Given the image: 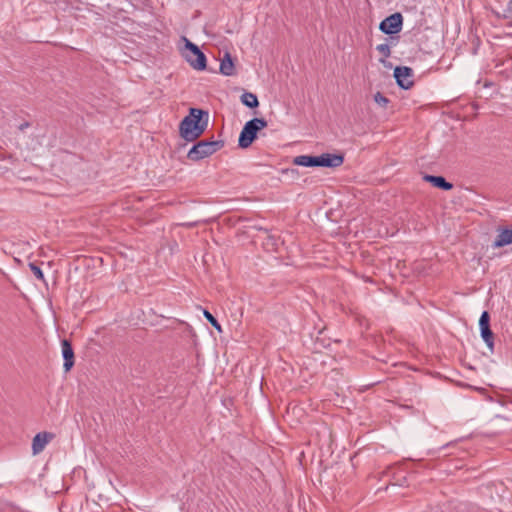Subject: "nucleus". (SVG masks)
Listing matches in <instances>:
<instances>
[{
  "label": "nucleus",
  "mask_w": 512,
  "mask_h": 512,
  "mask_svg": "<svg viewBox=\"0 0 512 512\" xmlns=\"http://www.w3.org/2000/svg\"><path fill=\"white\" fill-rule=\"evenodd\" d=\"M208 112L199 108H190L189 114L179 124L180 136L188 141L197 140L208 125Z\"/></svg>",
  "instance_id": "nucleus-1"
},
{
  "label": "nucleus",
  "mask_w": 512,
  "mask_h": 512,
  "mask_svg": "<svg viewBox=\"0 0 512 512\" xmlns=\"http://www.w3.org/2000/svg\"><path fill=\"white\" fill-rule=\"evenodd\" d=\"M224 144L223 140H200L188 151L187 158L194 162L200 161L221 150Z\"/></svg>",
  "instance_id": "nucleus-2"
},
{
  "label": "nucleus",
  "mask_w": 512,
  "mask_h": 512,
  "mask_svg": "<svg viewBox=\"0 0 512 512\" xmlns=\"http://www.w3.org/2000/svg\"><path fill=\"white\" fill-rule=\"evenodd\" d=\"M267 125L264 118L256 117L247 121L240 132L238 146L242 149L250 147L256 140L258 132L266 128Z\"/></svg>",
  "instance_id": "nucleus-3"
},
{
  "label": "nucleus",
  "mask_w": 512,
  "mask_h": 512,
  "mask_svg": "<svg viewBox=\"0 0 512 512\" xmlns=\"http://www.w3.org/2000/svg\"><path fill=\"white\" fill-rule=\"evenodd\" d=\"M185 40V52L184 57L186 61L195 69L198 71H202L206 69L207 66V59L205 54L200 50V48L189 41L187 38L184 37Z\"/></svg>",
  "instance_id": "nucleus-4"
},
{
  "label": "nucleus",
  "mask_w": 512,
  "mask_h": 512,
  "mask_svg": "<svg viewBox=\"0 0 512 512\" xmlns=\"http://www.w3.org/2000/svg\"><path fill=\"white\" fill-rule=\"evenodd\" d=\"M403 26V16L396 12L381 21L379 29L387 35L399 33Z\"/></svg>",
  "instance_id": "nucleus-5"
},
{
  "label": "nucleus",
  "mask_w": 512,
  "mask_h": 512,
  "mask_svg": "<svg viewBox=\"0 0 512 512\" xmlns=\"http://www.w3.org/2000/svg\"><path fill=\"white\" fill-rule=\"evenodd\" d=\"M413 70L407 66H397L394 69V78L397 85L402 89H410L414 85Z\"/></svg>",
  "instance_id": "nucleus-6"
},
{
  "label": "nucleus",
  "mask_w": 512,
  "mask_h": 512,
  "mask_svg": "<svg viewBox=\"0 0 512 512\" xmlns=\"http://www.w3.org/2000/svg\"><path fill=\"white\" fill-rule=\"evenodd\" d=\"M343 162L344 155L342 153H323L317 156V167L336 168L341 166Z\"/></svg>",
  "instance_id": "nucleus-7"
},
{
  "label": "nucleus",
  "mask_w": 512,
  "mask_h": 512,
  "mask_svg": "<svg viewBox=\"0 0 512 512\" xmlns=\"http://www.w3.org/2000/svg\"><path fill=\"white\" fill-rule=\"evenodd\" d=\"M54 438V434L50 432H39L32 440L33 455L41 453L45 446Z\"/></svg>",
  "instance_id": "nucleus-8"
},
{
  "label": "nucleus",
  "mask_w": 512,
  "mask_h": 512,
  "mask_svg": "<svg viewBox=\"0 0 512 512\" xmlns=\"http://www.w3.org/2000/svg\"><path fill=\"white\" fill-rule=\"evenodd\" d=\"M61 346H62V356L64 359L63 367H64L65 372H68L72 369V367L74 366V363H75L73 347H72L71 342L67 339H63L61 341Z\"/></svg>",
  "instance_id": "nucleus-9"
},
{
  "label": "nucleus",
  "mask_w": 512,
  "mask_h": 512,
  "mask_svg": "<svg viewBox=\"0 0 512 512\" xmlns=\"http://www.w3.org/2000/svg\"><path fill=\"white\" fill-rule=\"evenodd\" d=\"M498 235L496 236L492 247L501 248L512 244V228L501 227L497 228Z\"/></svg>",
  "instance_id": "nucleus-10"
},
{
  "label": "nucleus",
  "mask_w": 512,
  "mask_h": 512,
  "mask_svg": "<svg viewBox=\"0 0 512 512\" xmlns=\"http://www.w3.org/2000/svg\"><path fill=\"white\" fill-rule=\"evenodd\" d=\"M220 73L225 76L236 74L235 64L229 52H226L220 62Z\"/></svg>",
  "instance_id": "nucleus-11"
},
{
  "label": "nucleus",
  "mask_w": 512,
  "mask_h": 512,
  "mask_svg": "<svg viewBox=\"0 0 512 512\" xmlns=\"http://www.w3.org/2000/svg\"><path fill=\"white\" fill-rule=\"evenodd\" d=\"M424 180L431 183L434 187L444 191H448L453 188V184L448 182L443 176L425 175Z\"/></svg>",
  "instance_id": "nucleus-12"
},
{
  "label": "nucleus",
  "mask_w": 512,
  "mask_h": 512,
  "mask_svg": "<svg viewBox=\"0 0 512 512\" xmlns=\"http://www.w3.org/2000/svg\"><path fill=\"white\" fill-rule=\"evenodd\" d=\"M293 163L304 167H317V156L300 155L294 158Z\"/></svg>",
  "instance_id": "nucleus-13"
},
{
  "label": "nucleus",
  "mask_w": 512,
  "mask_h": 512,
  "mask_svg": "<svg viewBox=\"0 0 512 512\" xmlns=\"http://www.w3.org/2000/svg\"><path fill=\"white\" fill-rule=\"evenodd\" d=\"M241 102L248 108L254 109L259 106V101L257 96L251 92H244L241 97Z\"/></svg>",
  "instance_id": "nucleus-14"
},
{
  "label": "nucleus",
  "mask_w": 512,
  "mask_h": 512,
  "mask_svg": "<svg viewBox=\"0 0 512 512\" xmlns=\"http://www.w3.org/2000/svg\"><path fill=\"white\" fill-rule=\"evenodd\" d=\"M480 334L486 345L488 346L490 352L494 351V333L491 328H483L480 329Z\"/></svg>",
  "instance_id": "nucleus-15"
},
{
  "label": "nucleus",
  "mask_w": 512,
  "mask_h": 512,
  "mask_svg": "<svg viewBox=\"0 0 512 512\" xmlns=\"http://www.w3.org/2000/svg\"><path fill=\"white\" fill-rule=\"evenodd\" d=\"M376 50L382 54L383 58L380 59V62L384 63L385 59L388 58L391 54L390 47L388 43L379 44L376 46Z\"/></svg>",
  "instance_id": "nucleus-16"
},
{
  "label": "nucleus",
  "mask_w": 512,
  "mask_h": 512,
  "mask_svg": "<svg viewBox=\"0 0 512 512\" xmlns=\"http://www.w3.org/2000/svg\"><path fill=\"white\" fill-rule=\"evenodd\" d=\"M204 317L207 319V321L219 332L222 331L221 325L217 321V319L208 311H203Z\"/></svg>",
  "instance_id": "nucleus-17"
},
{
  "label": "nucleus",
  "mask_w": 512,
  "mask_h": 512,
  "mask_svg": "<svg viewBox=\"0 0 512 512\" xmlns=\"http://www.w3.org/2000/svg\"><path fill=\"white\" fill-rule=\"evenodd\" d=\"M29 267H30V269H31L32 273L34 274V276H35L38 280H40V281H42V282H45L44 274H43V272H42L41 268H40L38 265H36L35 263H32V262H31V263H29Z\"/></svg>",
  "instance_id": "nucleus-18"
},
{
  "label": "nucleus",
  "mask_w": 512,
  "mask_h": 512,
  "mask_svg": "<svg viewBox=\"0 0 512 512\" xmlns=\"http://www.w3.org/2000/svg\"><path fill=\"white\" fill-rule=\"evenodd\" d=\"M480 329L490 328V314L488 311H483L479 319Z\"/></svg>",
  "instance_id": "nucleus-19"
},
{
  "label": "nucleus",
  "mask_w": 512,
  "mask_h": 512,
  "mask_svg": "<svg viewBox=\"0 0 512 512\" xmlns=\"http://www.w3.org/2000/svg\"><path fill=\"white\" fill-rule=\"evenodd\" d=\"M374 101L381 107H386L389 103V99L380 92L374 95Z\"/></svg>",
  "instance_id": "nucleus-20"
},
{
  "label": "nucleus",
  "mask_w": 512,
  "mask_h": 512,
  "mask_svg": "<svg viewBox=\"0 0 512 512\" xmlns=\"http://www.w3.org/2000/svg\"><path fill=\"white\" fill-rule=\"evenodd\" d=\"M497 17L506 21V26L512 27V14L505 13H497Z\"/></svg>",
  "instance_id": "nucleus-21"
},
{
  "label": "nucleus",
  "mask_w": 512,
  "mask_h": 512,
  "mask_svg": "<svg viewBox=\"0 0 512 512\" xmlns=\"http://www.w3.org/2000/svg\"><path fill=\"white\" fill-rule=\"evenodd\" d=\"M277 239L274 236L268 235L266 245H271L272 247L276 246Z\"/></svg>",
  "instance_id": "nucleus-22"
},
{
  "label": "nucleus",
  "mask_w": 512,
  "mask_h": 512,
  "mask_svg": "<svg viewBox=\"0 0 512 512\" xmlns=\"http://www.w3.org/2000/svg\"><path fill=\"white\" fill-rule=\"evenodd\" d=\"M505 13L512 14V0H510V1L507 3V7H506V9H505Z\"/></svg>",
  "instance_id": "nucleus-23"
},
{
  "label": "nucleus",
  "mask_w": 512,
  "mask_h": 512,
  "mask_svg": "<svg viewBox=\"0 0 512 512\" xmlns=\"http://www.w3.org/2000/svg\"><path fill=\"white\" fill-rule=\"evenodd\" d=\"M30 126V123L29 122H24L22 124L19 125L18 129L20 131H23L24 129L28 128Z\"/></svg>",
  "instance_id": "nucleus-24"
}]
</instances>
